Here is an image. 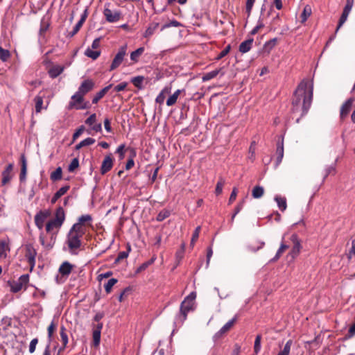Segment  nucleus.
Here are the masks:
<instances>
[{"instance_id":"nucleus-24","label":"nucleus","mask_w":355,"mask_h":355,"mask_svg":"<svg viewBox=\"0 0 355 355\" xmlns=\"http://www.w3.org/2000/svg\"><path fill=\"white\" fill-rule=\"evenodd\" d=\"M253 41V39L251 38L241 42L239 45V51L242 53L248 52L252 48Z\"/></svg>"},{"instance_id":"nucleus-50","label":"nucleus","mask_w":355,"mask_h":355,"mask_svg":"<svg viewBox=\"0 0 355 355\" xmlns=\"http://www.w3.org/2000/svg\"><path fill=\"white\" fill-rule=\"evenodd\" d=\"M354 5V0H346V5L343 9V12L349 14Z\"/></svg>"},{"instance_id":"nucleus-25","label":"nucleus","mask_w":355,"mask_h":355,"mask_svg":"<svg viewBox=\"0 0 355 355\" xmlns=\"http://www.w3.org/2000/svg\"><path fill=\"white\" fill-rule=\"evenodd\" d=\"M69 231L83 236L86 232V227L77 222L73 225Z\"/></svg>"},{"instance_id":"nucleus-8","label":"nucleus","mask_w":355,"mask_h":355,"mask_svg":"<svg viewBox=\"0 0 355 355\" xmlns=\"http://www.w3.org/2000/svg\"><path fill=\"white\" fill-rule=\"evenodd\" d=\"M37 251L31 244H27L25 247V257L30 266L31 270L33 269L35 265V257Z\"/></svg>"},{"instance_id":"nucleus-58","label":"nucleus","mask_w":355,"mask_h":355,"mask_svg":"<svg viewBox=\"0 0 355 355\" xmlns=\"http://www.w3.org/2000/svg\"><path fill=\"white\" fill-rule=\"evenodd\" d=\"M230 45H227L223 51L220 52V53L216 57V60H220L225 57L230 52Z\"/></svg>"},{"instance_id":"nucleus-63","label":"nucleus","mask_w":355,"mask_h":355,"mask_svg":"<svg viewBox=\"0 0 355 355\" xmlns=\"http://www.w3.org/2000/svg\"><path fill=\"white\" fill-rule=\"evenodd\" d=\"M264 26L263 22L260 20L258 21L257 26L251 31V35H255L258 31Z\"/></svg>"},{"instance_id":"nucleus-43","label":"nucleus","mask_w":355,"mask_h":355,"mask_svg":"<svg viewBox=\"0 0 355 355\" xmlns=\"http://www.w3.org/2000/svg\"><path fill=\"white\" fill-rule=\"evenodd\" d=\"M200 230H201L200 226H198L196 228V230H194L193 233L192 238H191V243H190V245L192 248L194 246L196 241L198 240V239L199 237V234H200Z\"/></svg>"},{"instance_id":"nucleus-44","label":"nucleus","mask_w":355,"mask_h":355,"mask_svg":"<svg viewBox=\"0 0 355 355\" xmlns=\"http://www.w3.org/2000/svg\"><path fill=\"white\" fill-rule=\"evenodd\" d=\"M117 282V279L114 278L110 279L105 284L104 288L107 293H110L114 285Z\"/></svg>"},{"instance_id":"nucleus-28","label":"nucleus","mask_w":355,"mask_h":355,"mask_svg":"<svg viewBox=\"0 0 355 355\" xmlns=\"http://www.w3.org/2000/svg\"><path fill=\"white\" fill-rule=\"evenodd\" d=\"M144 52V47H139L137 50L132 51L130 53V60L133 62H137L139 61V57L143 54Z\"/></svg>"},{"instance_id":"nucleus-42","label":"nucleus","mask_w":355,"mask_h":355,"mask_svg":"<svg viewBox=\"0 0 355 355\" xmlns=\"http://www.w3.org/2000/svg\"><path fill=\"white\" fill-rule=\"evenodd\" d=\"M10 57V53L8 50L3 49L0 46V60L2 62H6Z\"/></svg>"},{"instance_id":"nucleus-61","label":"nucleus","mask_w":355,"mask_h":355,"mask_svg":"<svg viewBox=\"0 0 355 355\" xmlns=\"http://www.w3.org/2000/svg\"><path fill=\"white\" fill-rule=\"evenodd\" d=\"M238 194V189L234 187L229 198V204H232L236 198Z\"/></svg>"},{"instance_id":"nucleus-30","label":"nucleus","mask_w":355,"mask_h":355,"mask_svg":"<svg viewBox=\"0 0 355 355\" xmlns=\"http://www.w3.org/2000/svg\"><path fill=\"white\" fill-rule=\"evenodd\" d=\"M256 145L257 144L255 141H252L248 150V159L252 162H253L256 158Z\"/></svg>"},{"instance_id":"nucleus-53","label":"nucleus","mask_w":355,"mask_h":355,"mask_svg":"<svg viewBox=\"0 0 355 355\" xmlns=\"http://www.w3.org/2000/svg\"><path fill=\"white\" fill-rule=\"evenodd\" d=\"M125 144H121L116 150V153L119 155L120 159H123L125 157Z\"/></svg>"},{"instance_id":"nucleus-55","label":"nucleus","mask_w":355,"mask_h":355,"mask_svg":"<svg viewBox=\"0 0 355 355\" xmlns=\"http://www.w3.org/2000/svg\"><path fill=\"white\" fill-rule=\"evenodd\" d=\"M55 328H56V326H55L54 322L52 321L51 322V324H49L48 329H47L48 330V337L49 338L50 342L51 340V338H52L54 331L55 330Z\"/></svg>"},{"instance_id":"nucleus-62","label":"nucleus","mask_w":355,"mask_h":355,"mask_svg":"<svg viewBox=\"0 0 355 355\" xmlns=\"http://www.w3.org/2000/svg\"><path fill=\"white\" fill-rule=\"evenodd\" d=\"M83 24L81 21H78V23L73 27V31L69 33L70 36L72 37L75 35L79 31Z\"/></svg>"},{"instance_id":"nucleus-39","label":"nucleus","mask_w":355,"mask_h":355,"mask_svg":"<svg viewBox=\"0 0 355 355\" xmlns=\"http://www.w3.org/2000/svg\"><path fill=\"white\" fill-rule=\"evenodd\" d=\"M225 184V180L223 178H220L219 180L218 181L216 189H215V193L216 196H219L223 192V188Z\"/></svg>"},{"instance_id":"nucleus-32","label":"nucleus","mask_w":355,"mask_h":355,"mask_svg":"<svg viewBox=\"0 0 355 355\" xmlns=\"http://www.w3.org/2000/svg\"><path fill=\"white\" fill-rule=\"evenodd\" d=\"M85 55L92 60H96L101 55V51L98 50H92L89 48L86 49Z\"/></svg>"},{"instance_id":"nucleus-52","label":"nucleus","mask_w":355,"mask_h":355,"mask_svg":"<svg viewBox=\"0 0 355 355\" xmlns=\"http://www.w3.org/2000/svg\"><path fill=\"white\" fill-rule=\"evenodd\" d=\"M181 26V24L177 20H172L169 23L164 24L162 28L161 31L164 30L165 28H169V27H179Z\"/></svg>"},{"instance_id":"nucleus-17","label":"nucleus","mask_w":355,"mask_h":355,"mask_svg":"<svg viewBox=\"0 0 355 355\" xmlns=\"http://www.w3.org/2000/svg\"><path fill=\"white\" fill-rule=\"evenodd\" d=\"M64 70V67L58 64H53L48 69L49 76L51 78H55Z\"/></svg>"},{"instance_id":"nucleus-37","label":"nucleus","mask_w":355,"mask_h":355,"mask_svg":"<svg viewBox=\"0 0 355 355\" xmlns=\"http://www.w3.org/2000/svg\"><path fill=\"white\" fill-rule=\"evenodd\" d=\"M219 69H215L211 71L206 73L205 74L203 75L202 78V81L205 82L214 78L219 73Z\"/></svg>"},{"instance_id":"nucleus-3","label":"nucleus","mask_w":355,"mask_h":355,"mask_svg":"<svg viewBox=\"0 0 355 355\" xmlns=\"http://www.w3.org/2000/svg\"><path fill=\"white\" fill-rule=\"evenodd\" d=\"M65 220V213L62 207H58L55 214V218L46 225V231L52 235L56 234Z\"/></svg>"},{"instance_id":"nucleus-45","label":"nucleus","mask_w":355,"mask_h":355,"mask_svg":"<svg viewBox=\"0 0 355 355\" xmlns=\"http://www.w3.org/2000/svg\"><path fill=\"white\" fill-rule=\"evenodd\" d=\"M292 340H289L286 342L282 351L279 352L277 355H289Z\"/></svg>"},{"instance_id":"nucleus-47","label":"nucleus","mask_w":355,"mask_h":355,"mask_svg":"<svg viewBox=\"0 0 355 355\" xmlns=\"http://www.w3.org/2000/svg\"><path fill=\"white\" fill-rule=\"evenodd\" d=\"M79 166V161L77 158H74L71 160V163L68 166V171L69 172H73L75 169H76Z\"/></svg>"},{"instance_id":"nucleus-20","label":"nucleus","mask_w":355,"mask_h":355,"mask_svg":"<svg viewBox=\"0 0 355 355\" xmlns=\"http://www.w3.org/2000/svg\"><path fill=\"white\" fill-rule=\"evenodd\" d=\"M73 268V266L68 261H65L61 264L59 268V272L66 277H67L71 273Z\"/></svg>"},{"instance_id":"nucleus-14","label":"nucleus","mask_w":355,"mask_h":355,"mask_svg":"<svg viewBox=\"0 0 355 355\" xmlns=\"http://www.w3.org/2000/svg\"><path fill=\"white\" fill-rule=\"evenodd\" d=\"M113 166V158L111 154L107 155L105 157L101 166V173L104 175L108 171H110Z\"/></svg>"},{"instance_id":"nucleus-60","label":"nucleus","mask_w":355,"mask_h":355,"mask_svg":"<svg viewBox=\"0 0 355 355\" xmlns=\"http://www.w3.org/2000/svg\"><path fill=\"white\" fill-rule=\"evenodd\" d=\"M84 130L85 128L83 125H81L79 128H78L73 135V140H76L83 134Z\"/></svg>"},{"instance_id":"nucleus-27","label":"nucleus","mask_w":355,"mask_h":355,"mask_svg":"<svg viewBox=\"0 0 355 355\" xmlns=\"http://www.w3.org/2000/svg\"><path fill=\"white\" fill-rule=\"evenodd\" d=\"M182 92H184V89H177L172 95H171L166 100L167 106L170 107L175 105Z\"/></svg>"},{"instance_id":"nucleus-7","label":"nucleus","mask_w":355,"mask_h":355,"mask_svg":"<svg viewBox=\"0 0 355 355\" xmlns=\"http://www.w3.org/2000/svg\"><path fill=\"white\" fill-rule=\"evenodd\" d=\"M127 45H123L121 46L117 52V53L115 55L112 64L110 67V71H113L118 68L121 64L123 62L125 56L127 54Z\"/></svg>"},{"instance_id":"nucleus-23","label":"nucleus","mask_w":355,"mask_h":355,"mask_svg":"<svg viewBox=\"0 0 355 355\" xmlns=\"http://www.w3.org/2000/svg\"><path fill=\"white\" fill-rule=\"evenodd\" d=\"M171 92V87H165L162 89V90L160 92V93L157 95V96L155 98V102L159 105H162L164 103L166 95L168 94Z\"/></svg>"},{"instance_id":"nucleus-35","label":"nucleus","mask_w":355,"mask_h":355,"mask_svg":"<svg viewBox=\"0 0 355 355\" xmlns=\"http://www.w3.org/2000/svg\"><path fill=\"white\" fill-rule=\"evenodd\" d=\"M288 248V245L282 243L279 248L278 249L275 256L270 260V261H276L279 257L282 255V254L285 252L286 250Z\"/></svg>"},{"instance_id":"nucleus-49","label":"nucleus","mask_w":355,"mask_h":355,"mask_svg":"<svg viewBox=\"0 0 355 355\" xmlns=\"http://www.w3.org/2000/svg\"><path fill=\"white\" fill-rule=\"evenodd\" d=\"M348 16H349L348 14H346V13L343 12L342 15H341V17H340V18L339 19V22H338L337 28L336 30V33L338 32V31L340 28V27L347 21Z\"/></svg>"},{"instance_id":"nucleus-13","label":"nucleus","mask_w":355,"mask_h":355,"mask_svg":"<svg viewBox=\"0 0 355 355\" xmlns=\"http://www.w3.org/2000/svg\"><path fill=\"white\" fill-rule=\"evenodd\" d=\"M236 316H234L232 320L224 324L222 328L215 334L214 336V339L217 340L220 338L225 334L230 331V329L233 327L234 324L236 321Z\"/></svg>"},{"instance_id":"nucleus-51","label":"nucleus","mask_w":355,"mask_h":355,"mask_svg":"<svg viewBox=\"0 0 355 355\" xmlns=\"http://www.w3.org/2000/svg\"><path fill=\"white\" fill-rule=\"evenodd\" d=\"M354 5V0H346V5L343 9V12L349 14Z\"/></svg>"},{"instance_id":"nucleus-56","label":"nucleus","mask_w":355,"mask_h":355,"mask_svg":"<svg viewBox=\"0 0 355 355\" xmlns=\"http://www.w3.org/2000/svg\"><path fill=\"white\" fill-rule=\"evenodd\" d=\"M96 114H92L85 120V123L89 126H92L93 124L96 123Z\"/></svg>"},{"instance_id":"nucleus-1","label":"nucleus","mask_w":355,"mask_h":355,"mask_svg":"<svg viewBox=\"0 0 355 355\" xmlns=\"http://www.w3.org/2000/svg\"><path fill=\"white\" fill-rule=\"evenodd\" d=\"M313 83L306 79L302 80L295 91L292 101V110L305 115L311 107L313 99Z\"/></svg>"},{"instance_id":"nucleus-10","label":"nucleus","mask_w":355,"mask_h":355,"mask_svg":"<svg viewBox=\"0 0 355 355\" xmlns=\"http://www.w3.org/2000/svg\"><path fill=\"white\" fill-rule=\"evenodd\" d=\"M94 85L95 84L93 80L89 78L86 79L82 82L78 87L77 92L83 96H85L94 89Z\"/></svg>"},{"instance_id":"nucleus-6","label":"nucleus","mask_w":355,"mask_h":355,"mask_svg":"<svg viewBox=\"0 0 355 355\" xmlns=\"http://www.w3.org/2000/svg\"><path fill=\"white\" fill-rule=\"evenodd\" d=\"M29 282V275H23L20 276L16 281L10 282V291L12 293H18L23 288L26 289V285Z\"/></svg>"},{"instance_id":"nucleus-12","label":"nucleus","mask_w":355,"mask_h":355,"mask_svg":"<svg viewBox=\"0 0 355 355\" xmlns=\"http://www.w3.org/2000/svg\"><path fill=\"white\" fill-rule=\"evenodd\" d=\"M291 240L293 242V246L292 248L291 251L289 253V256L292 257V259H295L300 253L301 250V244L300 241L296 234H293L291 236Z\"/></svg>"},{"instance_id":"nucleus-64","label":"nucleus","mask_w":355,"mask_h":355,"mask_svg":"<svg viewBox=\"0 0 355 355\" xmlns=\"http://www.w3.org/2000/svg\"><path fill=\"white\" fill-rule=\"evenodd\" d=\"M169 216V212L168 211H163L159 213L157 219L158 221H162Z\"/></svg>"},{"instance_id":"nucleus-26","label":"nucleus","mask_w":355,"mask_h":355,"mask_svg":"<svg viewBox=\"0 0 355 355\" xmlns=\"http://www.w3.org/2000/svg\"><path fill=\"white\" fill-rule=\"evenodd\" d=\"M275 200L277 204L278 208L282 211H284L287 208L286 198L280 196H275Z\"/></svg>"},{"instance_id":"nucleus-40","label":"nucleus","mask_w":355,"mask_h":355,"mask_svg":"<svg viewBox=\"0 0 355 355\" xmlns=\"http://www.w3.org/2000/svg\"><path fill=\"white\" fill-rule=\"evenodd\" d=\"M34 101L35 103V112L36 113H40L42 109L43 98L40 96H36L34 98Z\"/></svg>"},{"instance_id":"nucleus-18","label":"nucleus","mask_w":355,"mask_h":355,"mask_svg":"<svg viewBox=\"0 0 355 355\" xmlns=\"http://www.w3.org/2000/svg\"><path fill=\"white\" fill-rule=\"evenodd\" d=\"M353 102H354V98H350L347 99L342 105V106L340 107V117L342 119L345 117L349 114V112H350V110L352 108Z\"/></svg>"},{"instance_id":"nucleus-22","label":"nucleus","mask_w":355,"mask_h":355,"mask_svg":"<svg viewBox=\"0 0 355 355\" xmlns=\"http://www.w3.org/2000/svg\"><path fill=\"white\" fill-rule=\"evenodd\" d=\"M158 27H159L158 22L150 23L148 25V28H146L145 33H144V37L146 38L150 37L155 33V31L157 30Z\"/></svg>"},{"instance_id":"nucleus-9","label":"nucleus","mask_w":355,"mask_h":355,"mask_svg":"<svg viewBox=\"0 0 355 355\" xmlns=\"http://www.w3.org/2000/svg\"><path fill=\"white\" fill-rule=\"evenodd\" d=\"M104 16L108 22L114 23L119 21L121 18V12L118 10H112L108 7H105L103 10Z\"/></svg>"},{"instance_id":"nucleus-38","label":"nucleus","mask_w":355,"mask_h":355,"mask_svg":"<svg viewBox=\"0 0 355 355\" xmlns=\"http://www.w3.org/2000/svg\"><path fill=\"white\" fill-rule=\"evenodd\" d=\"M277 43V39L273 38L266 42L264 44V50L268 53H270V51L276 46Z\"/></svg>"},{"instance_id":"nucleus-16","label":"nucleus","mask_w":355,"mask_h":355,"mask_svg":"<svg viewBox=\"0 0 355 355\" xmlns=\"http://www.w3.org/2000/svg\"><path fill=\"white\" fill-rule=\"evenodd\" d=\"M12 170H13V164H9L6 168L3 170L2 172V180L1 184L2 185H6L8 184L11 179L12 178Z\"/></svg>"},{"instance_id":"nucleus-59","label":"nucleus","mask_w":355,"mask_h":355,"mask_svg":"<svg viewBox=\"0 0 355 355\" xmlns=\"http://www.w3.org/2000/svg\"><path fill=\"white\" fill-rule=\"evenodd\" d=\"M38 343V339L37 338H33L31 343H30V345H29V352L31 354H33L35 351V349H36V345Z\"/></svg>"},{"instance_id":"nucleus-15","label":"nucleus","mask_w":355,"mask_h":355,"mask_svg":"<svg viewBox=\"0 0 355 355\" xmlns=\"http://www.w3.org/2000/svg\"><path fill=\"white\" fill-rule=\"evenodd\" d=\"M277 159L276 166H279L284 157V137H281L277 144L276 149Z\"/></svg>"},{"instance_id":"nucleus-34","label":"nucleus","mask_w":355,"mask_h":355,"mask_svg":"<svg viewBox=\"0 0 355 355\" xmlns=\"http://www.w3.org/2000/svg\"><path fill=\"white\" fill-rule=\"evenodd\" d=\"M311 15V8L309 6H306L304 8V10L301 14L300 18H301V22L304 23L307 19L310 17Z\"/></svg>"},{"instance_id":"nucleus-5","label":"nucleus","mask_w":355,"mask_h":355,"mask_svg":"<svg viewBox=\"0 0 355 355\" xmlns=\"http://www.w3.org/2000/svg\"><path fill=\"white\" fill-rule=\"evenodd\" d=\"M88 102H85L84 96L78 92H76L71 97V101L69 102L67 109L71 110H85L88 108Z\"/></svg>"},{"instance_id":"nucleus-57","label":"nucleus","mask_w":355,"mask_h":355,"mask_svg":"<svg viewBox=\"0 0 355 355\" xmlns=\"http://www.w3.org/2000/svg\"><path fill=\"white\" fill-rule=\"evenodd\" d=\"M244 202L245 201L244 200H242L241 202H240L237 206L235 207V210H234V214L232 215V220H234V218H235V216H236V214H238L241 210L243 209V205H244Z\"/></svg>"},{"instance_id":"nucleus-29","label":"nucleus","mask_w":355,"mask_h":355,"mask_svg":"<svg viewBox=\"0 0 355 355\" xmlns=\"http://www.w3.org/2000/svg\"><path fill=\"white\" fill-rule=\"evenodd\" d=\"M264 194V189L261 186H255L252 191V196L254 198H261Z\"/></svg>"},{"instance_id":"nucleus-33","label":"nucleus","mask_w":355,"mask_h":355,"mask_svg":"<svg viewBox=\"0 0 355 355\" xmlns=\"http://www.w3.org/2000/svg\"><path fill=\"white\" fill-rule=\"evenodd\" d=\"M92 216L89 214H85L78 218V223L86 227L87 225H91L89 223L92 222Z\"/></svg>"},{"instance_id":"nucleus-46","label":"nucleus","mask_w":355,"mask_h":355,"mask_svg":"<svg viewBox=\"0 0 355 355\" xmlns=\"http://www.w3.org/2000/svg\"><path fill=\"white\" fill-rule=\"evenodd\" d=\"M261 336L260 335H257L256 336V338L254 340V353L256 354H257L261 349Z\"/></svg>"},{"instance_id":"nucleus-21","label":"nucleus","mask_w":355,"mask_h":355,"mask_svg":"<svg viewBox=\"0 0 355 355\" xmlns=\"http://www.w3.org/2000/svg\"><path fill=\"white\" fill-rule=\"evenodd\" d=\"M112 87V84H110L104 88H103L101 91L96 94L92 99V103L96 104L109 91V89Z\"/></svg>"},{"instance_id":"nucleus-48","label":"nucleus","mask_w":355,"mask_h":355,"mask_svg":"<svg viewBox=\"0 0 355 355\" xmlns=\"http://www.w3.org/2000/svg\"><path fill=\"white\" fill-rule=\"evenodd\" d=\"M101 340V332L99 329L93 331V340L95 345H98Z\"/></svg>"},{"instance_id":"nucleus-31","label":"nucleus","mask_w":355,"mask_h":355,"mask_svg":"<svg viewBox=\"0 0 355 355\" xmlns=\"http://www.w3.org/2000/svg\"><path fill=\"white\" fill-rule=\"evenodd\" d=\"M60 337L62 343V347L60 349V352L63 350L68 343V336L66 333V329L63 326L60 328Z\"/></svg>"},{"instance_id":"nucleus-4","label":"nucleus","mask_w":355,"mask_h":355,"mask_svg":"<svg viewBox=\"0 0 355 355\" xmlns=\"http://www.w3.org/2000/svg\"><path fill=\"white\" fill-rule=\"evenodd\" d=\"M82 236L77 234V233L75 234L72 232H69L67 236L66 243L71 254L77 255L78 254L82 245Z\"/></svg>"},{"instance_id":"nucleus-19","label":"nucleus","mask_w":355,"mask_h":355,"mask_svg":"<svg viewBox=\"0 0 355 355\" xmlns=\"http://www.w3.org/2000/svg\"><path fill=\"white\" fill-rule=\"evenodd\" d=\"M10 252L9 243L6 240L0 241V260L6 259Z\"/></svg>"},{"instance_id":"nucleus-54","label":"nucleus","mask_w":355,"mask_h":355,"mask_svg":"<svg viewBox=\"0 0 355 355\" xmlns=\"http://www.w3.org/2000/svg\"><path fill=\"white\" fill-rule=\"evenodd\" d=\"M254 2L255 0H246L245 10L248 15L251 13Z\"/></svg>"},{"instance_id":"nucleus-2","label":"nucleus","mask_w":355,"mask_h":355,"mask_svg":"<svg viewBox=\"0 0 355 355\" xmlns=\"http://www.w3.org/2000/svg\"><path fill=\"white\" fill-rule=\"evenodd\" d=\"M196 297V293L192 292L181 303L180 313L175 316L174 321L176 326L182 325L186 320L188 313L193 310Z\"/></svg>"},{"instance_id":"nucleus-11","label":"nucleus","mask_w":355,"mask_h":355,"mask_svg":"<svg viewBox=\"0 0 355 355\" xmlns=\"http://www.w3.org/2000/svg\"><path fill=\"white\" fill-rule=\"evenodd\" d=\"M49 216L50 212L48 210L39 211L35 216V225L40 230H42L44 225V222Z\"/></svg>"},{"instance_id":"nucleus-41","label":"nucleus","mask_w":355,"mask_h":355,"mask_svg":"<svg viewBox=\"0 0 355 355\" xmlns=\"http://www.w3.org/2000/svg\"><path fill=\"white\" fill-rule=\"evenodd\" d=\"M62 168L58 167L51 173L50 178L53 181L60 180L62 178Z\"/></svg>"},{"instance_id":"nucleus-36","label":"nucleus","mask_w":355,"mask_h":355,"mask_svg":"<svg viewBox=\"0 0 355 355\" xmlns=\"http://www.w3.org/2000/svg\"><path fill=\"white\" fill-rule=\"evenodd\" d=\"M144 80V77L141 76H138L134 77L131 79V83L138 89L143 88V82Z\"/></svg>"}]
</instances>
